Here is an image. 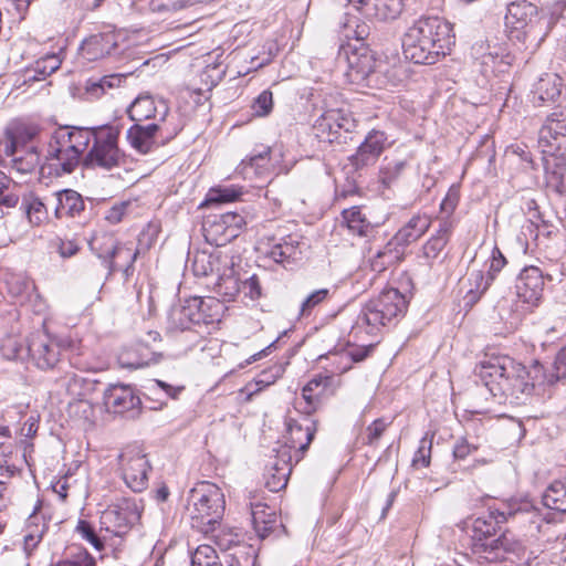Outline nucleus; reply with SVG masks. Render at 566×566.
I'll list each match as a JSON object with an SVG mask.
<instances>
[{"label": "nucleus", "mask_w": 566, "mask_h": 566, "mask_svg": "<svg viewBox=\"0 0 566 566\" xmlns=\"http://www.w3.org/2000/svg\"><path fill=\"white\" fill-rule=\"evenodd\" d=\"M453 44L452 24L437 15L420 17L402 38L403 55L416 64L437 63Z\"/></svg>", "instance_id": "obj_3"}, {"label": "nucleus", "mask_w": 566, "mask_h": 566, "mask_svg": "<svg viewBox=\"0 0 566 566\" xmlns=\"http://www.w3.org/2000/svg\"><path fill=\"white\" fill-rule=\"evenodd\" d=\"M88 146L90 133L85 127H60L51 135L43 159L57 176L72 174Z\"/></svg>", "instance_id": "obj_5"}, {"label": "nucleus", "mask_w": 566, "mask_h": 566, "mask_svg": "<svg viewBox=\"0 0 566 566\" xmlns=\"http://www.w3.org/2000/svg\"><path fill=\"white\" fill-rule=\"evenodd\" d=\"M403 10V0H369L363 12L366 18L377 21L396 20Z\"/></svg>", "instance_id": "obj_28"}, {"label": "nucleus", "mask_w": 566, "mask_h": 566, "mask_svg": "<svg viewBox=\"0 0 566 566\" xmlns=\"http://www.w3.org/2000/svg\"><path fill=\"white\" fill-rule=\"evenodd\" d=\"M405 244L395 234L373 258L371 266L376 272H382L387 266L398 264L405 253Z\"/></svg>", "instance_id": "obj_31"}, {"label": "nucleus", "mask_w": 566, "mask_h": 566, "mask_svg": "<svg viewBox=\"0 0 566 566\" xmlns=\"http://www.w3.org/2000/svg\"><path fill=\"white\" fill-rule=\"evenodd\" d=\"M241 195L242 191L238 187L219 186L209 190L205 202L208 205L232 202L238 200Z\"/></svg>", "instance_id": "obj_52"}, {"label": "nucleus", "mask_w": 566, "mask_h": 566, "mask_svg": "<svg viewBox=\"0 0 566 566\" xmlns=\"http://www.w3.org/2000/svg\"><path fill=\"white\" fill-rule=\"evenodd\" d=\"M407 307L408 298L405 294L394 287L385 289L365 304L357 317L356 325L366 327V332L373 335L382 326L401 318L406 314Z\"/></svg>", "instance_id": "obj_7"}, {"label": "nucleus", "mask_w": 566, "mask_h": 566, "mask_svg": "<svg viewBox=\"0 0 566 566\" xmlns=\"http://www.w3.org/2000/svg\"><path fill=\"white\" fill-rule=\"evenodd\" d=\"M118 470L126 486L133 492H143L148 486L150 462L138 446H126L117 457Z\"/></svg>", "instance_id": "obj_11"}, {"label": "nucleus", "mask_w": 566, "mask_h": 566, "mask_svg": "<svg viewBox=\"0 0 566 566\" xmlns=\"http://www.w3.org/2000/svg\"><path fill=\"white\" fill-rule=\"evenodd\" d=\"M51 566H96V560L85 548L77 547Z\"/></svg>", "instance_id": "obj_53"}, {"label": "nucleus", "mask_w": 566, "mask_h": 566, "mask_svg": "<svg viewBox=\"0 0 566 566\" xmlns=\"http://www.w3.org/2000/svg\"><path fill=\"white\" fill-rule=\"evenodd\" d=\"M135 352L137 354L135 358L130 357L133 352H126L120 355V361L124 367L134 369L147 367L150 364L158 363L161 357L160 354L151 353L145 345H137Z\"/></svg>", "instance_id": "obj_45"}, {"label": "nucleus", "mask_w": 566, "mask_h": 566, "mask_svg": "<svg viewBox=\"0 0 566 566\" xmlns=\"http://www.w3.org/2000/svg\"><path fill=\"white\" fill-rule=\"evenodd\" d=\"M533 307L523 297H516L515 292L502 297L494 306L500 319L511 327H516Z\"/></svg>", "instance_id": "obj_22"}, {"label": "nucleus", "mask_w": 566, "mask_h": 566, "mask_svg": "<svg viewBox=\"0 0 566 566\" xmlns=\"http://www.w3.org/2000/svg\"><path fill=\"white\" fill-rule=\"evenodd\" d=\"M231 259L221 252L198 251L193 254L191 269L196 276H207L212 273H220L224 266L230 264Z\"/></svg>", "instance_id": "obj_24"}, {"label": "nucleus", "mask_w": 566, "mask_h": 566, "mask_svg": "<svg viewBox=\"0 0 566 566\" xmlns=\"http://www.w3.org/2000/svg\"><path fill=\"white\" fill-rule=\"evenodd\" d=\"M253 115L258 117H265L270 115L273 109V94L269 90L262 91L253 101L252 106Z\"/></svg>", "instance_id": "obj_56"}, {"label": "nucleus", "mask_w": 566, "mask_h": 566, "mask_svg": "<svg viewBox=\"0 0 566 566\" xmlns=\"http://www.w3.org/2000/svg\"><path fill=\"white\" fill-rule=\"evenodd\" d=\"M470 287L465 292L463 300L465 305L473 306L482 295L488 291L493 282L492 275H484L481 270H473L468 277Z\"/></svg>", "instance_id": "obj_40"}, {"label": "nucleus", "mask_w": 566, "mask_h": 566, "mask_svg": "<svg viewBox=\"0 0 566 566\" xmlns=\"http://www.w3.org/2000/svg\"><path fill=\"white\" fill-rule=\"evenodd\" d=\"M56 219L80 217L85 209L83 197L72 189H64L54 193Z\"/></svg>", "instance_id": "obj_25"}, {"label": "nucleus", "mask_w": 566, "mask_h": 566, "mask_svg": "<svg viewBox=\"0 0 566 566\" xmlns=\"http://www.w3.org/2000/svg\"><path fill=\"white\" fill-rule=\"evenodd\" d=\"M191 566H222V563L212 546L200 545L191 555Z\"/></svg>", "instance_id": "obj_54"}, {"label": "nucleus", "mask_w": 566, "mask_h": 566, "mask_svg": "<svg viewBox=\"0 0 566 566\" xmlns=\"http://www.w3.org/2000/svg\"><path fill=\"white\" fill-rule=\"evenodd\" d=\"M270 147H263L258 154H253L248 160H242V171L248 175L253 169L256 175H263L270 167Z\"/></svg>", "instance_id": "obj_51"}, {"label": "nucleus", "mask_w": 566, "mask_h": 566, "mask_svg": "<svg viewBox=\"0 0 566 566\" xmlns=\"http://www.w3.org/2000/svg\"><path fill=\"white\" fill-rule=\"evenodd\" d=\"M431 218L426 213H417L396 233L397 240L406 247L418 241L430 228Z\"/></svg>", "instance_id": "obj_34"}, {"label": "nucleus", "mask_w": 566, "mask_h": 566, "mask_svg": "<svg viewBox=\"0 0 566 566\" xmlns=\"http://www.w3.org/2000/svg\"><path fill=\"white\" fill-rule=\"evenodd\" d=\"M286 446L283 450H294L297 454L301 453L296 461L301 459L303 453L308 449L315 432V422L312 421L306 415L303 417L302 422L295 419L286 420Z\"/></svg>", "instance_id": "obj_18"}, {"label": "nucleus", "mask_w": 566, "mask_h": 566, "mask_svg": "<svg viewBox=\"0 0 566 566\" xmlns=\"http://www.w3.org/2000/svg\"><path fill=\"white\" fill-rule=\"evenodd\" d=\"M538 144L544 154L555 155L566 149V112L548 115L538 132Z\"/></svg>", "instance_id": "obj_15"}, {"label": "nucleus", "mask_w": 566, "mask_h": 566, "mask_svg": "<svg viewBox=\"0 0 566 566\" xmlns=\"http://www.w3.org/2000/svg\"><path fill=\"white\" fill-rule=\"evenodd\" d=\"M76 532L81 535L83 539L87 541L96 551H102L104 548V542L95 533L94 528L87 521L80 520L76 526Z\"/></svg>", "instance_id": "obj_59"}, {"label": "nucleus", "mask_w": 566, "mask_h": 566, "mask_svg": "<svg viewBox=\"0 0 566 566\" xmlns=\"http://www.w3.org/2000/svg\"><path fill=\"white\" fill-rule=\"evenodd\" d=\"M431 448H432V439L428 438L426 434L419 442L418 450L416 451L412 459V467L416 469L427 468L430 464L431 460Z\"/></svg>", "instance_id": "obj_57"}, {"label": "nucleus", "mask_w": 566, "mask_h": 566, "mask_svg": "<svg viewBox=\"0 0 566 566\" xmlns=\"http://www.w3.org/2000/svg\"><path fill=\"white\" fill-rule=\"evenodd\" d=\"M41 155L34 145L15 147L12 139H0V161L9 159L13 170L19 174H30L40 166Z\"/></svg>", "instance_id": "obj_16"}, {"label": "nucleus", "mask_w": 566, "mask_h": 566, "mask_svg": "<svg viewBox=\"0 0 566 566\" xmlns=\"http://www.w3.org/2000/svg\"><path fill=\"white\" fill-rule=\"evenodd\" d=\"M347 62L346 77L355 85L361 86H379L384 82L380 80L382 63H377L373 52L365 48L352 49L348 46L343 50Z\"/></svg>", "instance_id": "obj_10"}, {"label": "nucleus", "mask_w": 566, "mask_h": 566, "mask_svg": "<svg viewBox=\"0 0 566 566\" xmlns=\"http://www.w3.org/2000/svg\"><path fill=\"white\" fill-rule=\"evenodd\" d=\"M481 64L485 73L489 71L492 73L504 72V69L510 66V63L504 61L503 57L499 56L497 53H489L483 55Z\"/></svg>", "instance_id": "obj_60"}, {"label": "nucleus", "mask_w": 566, "mask_h": 566, "mask_svg": "<svg viewBox=\"0 0 566 566\" xmlns=\"http://www.w3.org/2000/svg\"><path fill=\"white\" fill-rule=\"evenodd\" d=\"M329 295L328 289H319L312 292L301 304L300 315L310 316L312 311L322 304Z\"/></svg>", "instance_id": "obj_58"}, {"label": "nucleus", "mask_w": 566, "mask_h": 566, "mask_svg": "<svg viewBox=\"0 0 566 566\" xmlns=\"http://www.w3.org/2000/svg\"><path fill=\"white\" fill-rule=\"evenodd\" d=\"M142 511L143 506L136 499H119L103 511L101 528L120 537L138 523Z\"/></svg>", "instance_id": "obj_12"}, {"label": "nucleus", "mask_w": 566, "mask_h": 566, "mask_svg": "<svg viewBox=\"0 0 566 566\" xmlns=\"http://www.w3.org/2000/svg\"><path fill=\"white\" fill-rule=\"evenodd\" d=\"M226 509L221 489L209 481H201L190 490L187 500V512L191 526L208 534L214 530L223 517Z\"/></svg>", "instance_id": "obj_6"}, {"label": "nucleus", "mask_w": 566, "mask_h": 566, "mask_svg": "<svg viewBox=\"0 0 566 566\" xmlns=\"http://www.w3.org/2000/svg\"><path fill=\"white\" fill-rule=\"evenodd\" d=\"M292 455L289 450H280L275 462L265 475V486L271 492H279L287 484L292 467L290 464Z\"/></svg>", "instance_id": "obj_26"}, {"label": "nucleus", "mask_w": 566, "mask_h": 566, "mask_svg": "<svg viewBox=\"0 0 566 566\" xmlns=\"http://www.w3.org/2000/svg\"><path fill=\"white\" fill-rule=\"evenodd\" d=\"M169 112L168 105L163 99L156 101L149 94H140L127 108L129 118L136 124L147 119H157L164 122Z\"/></svg>", "instance_id": "obj_20"}, {"label": "nucleus", "mask_w": 566, "mask_h": 566, "mask_svg": "<svg viewBox=\"0 0 566 566\" xmlns=\"http://www.w3.org/2000/svg\"><path fill=\"white\" fill-rule=\"evenodd\" d=\"M233 262L224 266L219 273V279L214 284V292L223 298V302L233 301L241 292L240 280L234 275Z\"/></svg>", "instance_id": "obj_37"}, {"label": "nucleus", "mask_w": 566, "mask_h": 566, "mask_svg": "<svg viewBox=\"0 0 566 566\" xmlns=\"http://www.w3.org/2000/svg\"><path fill=\"white\" fill-rule=\"evenodd\" d=\"M301 254L300 243L293 237L283 239L280 243L273 245L269 252L271 259L283 265L298 260Z\"/></svg>", "instance_id": "obj_41"}, {"label": "nucleus", "mask_w": 566, "mask_h": 566, "mask_svg": "<svg viewBox=\"0 0 566 566\" xmlns=\"http://www.w3.org/2000/svg\"><path fill=\"white\" fill-rule=\"evenodd\" d=\"M390 145L391 142L384 130L371 129L358 146L356 153L349 156V164L355 170L371 167Z\"/></svg>", "instance_id": "obj_14"}, {"label": "nucleus", "mask_w": 566, "mask_h": 566, "mask_svg": "<svg viewBox=\"0 0 566 566\" xmlns=\"http://www.w3.org/2000/svg\"><path fill=\"white\" fill-rule=\"evenodd\" d=\"M6 355L11 359H24L29 357L40 369H52L67 355L70 365L80 371H94L97 369L88 353L80 343L66 337H59L45 331L31 333L25 344H18L9 339L3 346Z\"/></svg>", "instance_id": "obj_2"}, {"label": "nucleus", "mask_w": 566, "mask_h": 566, "mask_svg": "<svg viewBox=\"0 0 566 566\" xmlns=\"http://www.w3.org/2000/svg\"><path fill=\"white\" fill-rule=\"evenodd\" d=\"M241 292L251 300H258L262 295V287L259 277L253 274L249 279L240 282Z\"/></svg>", "instance_id": "obj_61"}, {"label": "nucleus", "mask_w": 566, "mask_h": 566, "mask_svg": "<svg viewBox=\"0 0 566 566\" xmlns=\"http://www.w3.org/2000/svg\"><path fill=\"white\" fill-rule=\"evenodd\" d=\"M542 499L546 507L566 513V478L552 482Z\"/></svg>", "instance_id": "obj_43"}, {"label": "nucleus", "mask_w": 566, "mask_h": 566, "mask_svg": "<svg viewBox=\"0 0 566 566\" xmlns=\"http://www.w3.org/2000/svg\"><path fill=\"white\" fill-rule=\"evenodd\" d=\"M506 513L500 510H490L486 515L476 517L472 524V551L480 559L496 563L504 559L506 553H517L522 548L521 542L504 532L499 537V525L506 521Z\"/></svg>", "instance_id": "obj_4"}, {"label": "nucleus", "mask_w": 566, "mask_h": 566, "mask_svg": "<svg viewBox=\"0 0 566 566\" xmlns=\"http://www.w3.org/2000/svg\"><path fill=\"white\" fill-rule=\"evenodd\" d=\"M138 256V250L128 247L127 244H117L113 255L109 258L114 261V268H106L108 275H112L115 271H123L126 279L133 273L134 262Z\"/></svg>", "instance_id": "obj_39"}, {"label": "nucleus", "mask_w": 566, "mask_h": 566, "mask_svg": "<svg viewBox=\"0 0 566 566\" xmlns=\"http://www.w3.org/2000/svg\"><path fill=\"white\" fill-rule=\"evenodd\" d=\"M195 303L188 298L184 303L175 304L170 307L167 314L166 329L169 334L190 331L192 325L196 324Z\"/></svg>", "instance_id": "obj_23"}, {"label": "nucleus", "mask_w": 566, "mask_h": 566, "mask_svg": "<svg viewBox=\"0 0 566 566\" xmlns=\"http://www.w3.org/2000/svg\"><path fill=\"white\" fill-rule=\"evenodd\" d=\"M331 114L335 115V123L333 124L335 132H337L336 143H346V134L355 130L357 126L356 119L349 112L344 109H329Z\"/></svg>", "instance_id": "obj_49"}, {"label": "nucleus", "mask_w": 566, "mask_h": 566, "mask_svg": "<svg viewBox=\"0 0 566 566\" xmlns=\"http://www.w3.org/2000/svg\"><path fill=\"white\" fill-rule=\"evenodd\" d=\"M159 128L158 123L147 125L135 124L128 128L126 137L135 150L140 154H147L156 145V134Z\"/></svg>", "instance_id": "obj_27"}, {"label": "nucleus", "mask_w": 566, "mask_h": 566, "mask_svg": "<svg viewBox=\"0 0 566 566\" xmlns=\"http://www.w3.org/2000/svg\"><path fill=\"white\" fill-rule=\"evenodd\" d=\"M453 223L448 218L439 222L436 232L422 247V254L427 260H436L446 248L452 234Z\"/></svg>", "instance_id": "obj_32"}, {"label": "nucleus", "mask_w": 566, "mask_h": 566, "mask_svg": "<svg viewBox=\"0 0 566 566\" xmlns=\"http://www.w3.org/2000/svg\"><path fill=\"white\" fill-rule=\"evenodd\" d=\"M562 78L557 74H545L532 91L534 103L555 102L562 93Z\"/></svg>", "instance_id": "obj_35"}, {"label": "nucleus", "mask_w": 566, "mask_h": 566, "mask_svg": "<svg viewBox=\"0 0 566 566\" xmlns=\"http://www.w3.org/2000/svg\"><path fill=\"white\" fill-rule=\"evenodd\" d=\"M126 75L124 74H111L105 75L101 78L94 80L90 78L86 82V92L95 97L98 98L103 94L107 92V90L119 87L122 83L125 81Z\"/></svg>", "instance_id": "obj_47"}, {"label": "nucleus", "mask_w": 566, "mask_h": 566, "mask_svg": "<svg viewBox=\"0 0 566 566\" xmlns=\"http://www.w3.org/2000/svg\"><path fill=\"white\" fill-rule=\"evenodd\" d=\"M476 450L478 446L469 443L467 439H460L453 448V455L455 459L464 460Z\"/></svg>", "instance_id": "obj_64"}, {"label": "nucleus", "mask_w": 566, "mask_h": 566, "mask_svg": "<svg viewBox=\"0 0 566 566\" xmlns=\"http://www.w3.org/2000/svg\"><path fill=\"white\" fill-rule=\"evenodd\" d=\"M90 248L103 261L105 268H114V261L109 258L113 255L118 241L108 232L96 233L88 242Z\"/></svg>", "instance_id": "obj_38"}, {"label": "nucleus", "mask_w": 566, "mask_h": 566, "mask_svg": "<svg viewBox=\"0 0 566 566\" xmlns=\"http://www.w3.org/2000/svg\"><path fill=\"white\" fill-rule=\"evenodd\" d=\"M244 223L243 217L237 212L212 214L203 221V235L208 243L223 247L240 234Z\"/></svg>", "instance_id": "obj_13"}, {"label": "nucleus", "mask_w": 566, "mask_h": 566, "mask_svg": "<svg viewBox=\"0 0 566 566\" xmlns=\"http://www.w3.org/2000/svg\"><path fill=\"white\" fill-rule=\"evenodd\" d=\"M474 373L500 403H525L533 395L544 392L545 370L541 365L527 370L509 356L486 355L475 366Z\"/></svg>", "instance_id": "obj_1"}, {"label": "nucleus", "mask_w": 566, "mask_h": 566, "mask_svg": "<svg viewBox=\"0 0 566 566\" xmlns=\"http://www.w3.org/2000/svg\"><path fill=\"white\" fill-rule=\"evenodd\" d=\"M335 123V115L325 111L313 124V134L315 137L324 143H336L337 132H335L333 124Z\"/></svg>", "instance_id": "obj_46"}, {"label": "nucleus", "mask_w": 566, "mask_h": 566, "mask_svg": "<svg viewBox=\"0 0 566 566\" xmlns=\"http://www.w3.org/2000/svg\"><path fill=\"white\" fill-rule=\"evenodd\" d=\"M20 209L23 211L28 222L33 227L42 226L49 220L46 205L33 192L22 196Z\"/></svg>", "instance_id": "obj_36"}, {"label": "nucleus", "mask_w": 566, "mask_h": 566, "mask_svg": "<svg viewBox=\"0 0 566 566\" xmlns=\"http://www.w3.org/2000/svg\"><path fill=\"white\" fill-rule=\"evenodd\" d=\"M386 428L387 423L384 419H376L371 424H369L366 429L367 444H375L382 436Z\"/></svg>", "instance_id": "obj_62"}, {"label": "nucleus", "mask_w": 566, "mask_h": 566, "mask_svg": "<svg viewBox=\"0 0 566 566\" xmlns=\"http://www.w3.org/2000/svg\"><path fill=\"white\" fill-rule=\"evenodd\" d=\"M251 516L254 531L261 538H265L274 533L276 528L283 527L279 523L275 512L265 504H252Z\"/></svg>", "instance_id": "obj_29"}, {"label": "nucleus", "mask_w": 566, "mask_h": 566, "mask_svg": "<svg viewBox=\"0 0 566 566\" xmlns=\"http://www.w3.org/2000/svg\"><path fill=\"white\" fill-rule=\"evenodd\" d=\"M191 303H195V307H197L196 313V324H213L220 321V317L223 313L224 305L221 301L216 297H190Z\"/></svg>", "instance_id": "obj_33"}, {"label": "nucleus", "mask_w": 566, "mask_h": 566, "mask_svg": "<svg viewBox=\"0 0 566 566\" xmlns=\"http://www.w3.org/2000/svg\"><path fill=\"white\" fill-rule=\"evenodd\" d=\"M544 291V276L537 266H527L520 273L515 284V296L523 297L524 302L538 305Z\"/></svg>", "instance_id": "obj_19"}, {"label": "nucleus", "mask_w": 566, "mask_h": 566, "mask_svg": "<svg viewBox=\"0 0 566 566\" xmlns=\"http://www.w3.org/2000/svg\"><path fill=\"white\" fill-rule=\"evenodd\" d=\"M81 50L88 61L118 54V35L114 32L91 35L83 42Z\"/></svg>", "instance_id": "obj_21"}, {"label": "nucleus", "mask_w": 566, "mask_h": 566, "mask_svg": "<svg viewBox=\"0 0 566 566\" xmlns=\"http://www.w3.org/2000/svg\"><path fill=\"white\" fill-rule=\"evenodd\" d=\"M4 283L8 293L14 298H23L34 289L33 282L21 273H6Z\"/></svg>", "instance_id": "obj_48"}, {"label": "nucleus", "mask_w": 566, "mask_h": 566, "mask_svg": "<svg viewBox=\"0 0 566 566\" xmlns=\"http://www.w3.org/2000/svg\"><path fill=\"white\" fill-rule=\"evenodd\" d=\"M342 216L348 230L353 234H357L359 237H368L369 233L373 231L371 223L361 213L359 207H352L349 209H345L343 210Z\"/></svg>", "instance_id": "obj_44"}, {"label": "nucleus", "mask_w": 566, "mask_h": 566, "mask_svg": "<svg viewBox=\"0 0 566 566\" xmlns=\"http://www.w3.org/2000/svg\"><path fill=\"white\" fill-rule=\"evenodd\" d=\"M85 128L90 133V144L92 143V147L83 157V165L86 168L112 170L125 164V154L118 146V127L104 125Z\"/></svg>", "instance_id": "obj_9"}, {"label": "nucleus", "mask_w": 566, "mask_h": 566, "mask_svg": "<svg viewBox=\"0 0 566 566\" xmlns=\"http://www.w3.org/2000/svg\"><path fill=\"white\" fill-rule=\"evenodd\" d=\"M511 40L538 45L547 34V21L541 18L537 7L526 0L511 2L505 15Z\"/></svg>", "instance_id": "obj_8"}, {"label": "nucleus", "mask_w": 566, "mask_h": 566, "mask_svg": "<svg viewBox=\"0 0 566 566\" xmlns=\"http://www.w3.org/2000/svg\"><path fill=\"white\" fill-rule=\"evenodd\" d=\"M61 59L57 54H46L34 62L31 69L25 72V81H42L54 73L61 66Z\"/></svg>", "instance_id": "obj_42"}, {"label": "nucleus", "mask_w": 566, "mask_h": 566, "mask_svg": "<svg viewBox=\"0 0 566 566\" xmlns=\"http://www.w3.org/2000/svg\"><path fill=\"white\" fill-rule=\"evenodd\" d=\"M39 133L38 126H21L14 130H8L1 139H12L15 147H30Z\"/></svg>", "instance_id": "obj_50"}, {"label": "nucleus", "mask_w": 566, "mask_h": 566, "mask_svg": "<svg viewBox=\"0 0 566 566\" xmlns=\"http://www.w3.org/2000/svg\"><path fill=\"white\" fill-rule=\"evenodd\" d=\"M283 373H284L283 366L276 364V365L272 366L271 368H269L268 370L262 371L259 375L256 384L268 386V385L274 382L277 378H280L283 375Z\"/></svg>", "instance_id": "obj_63"}, {"label": "nucleus", "mask_w": 566, "mask_h": 566, "mask_svg": "<svg viewBox=\"0 0 566 566\" xmlns=\"http://www.w3.org/2000/svg\"><path fill=\"white\" fill-rule=\"evenodd\" d=\"M332 384L331 376L317 375L312 378L302 389V397L306 403L303 411L310 416L321 405L322 398Z\"/></svg>", "instance_id": "obj_30"}, {"label": "nucleus", "mask_w": 566, "mask_h": 566, "mask_svg": "<svg viewBox=\"0 0 566 566\" xmlns=\"http://www.w3.org/2000/svg\"><path fill=\"white\" fill-rule=\"evenodd\" d=\"M562 380H566V347L557 353L552 371L545 373V378H543V381L549 386Z\"/></svg>", "instance_id": "obj_55"}, {"label": "nucleus", "mask_w": 566, "mask_h": 566, "mask_svg": "<svg viewBox=\"0 0 566 566\" xmlns=\"http://www.w3.org/2000/svg\"><path fill=\"white\" fill-rule=\"evenodd\" d=\"M103 399L107 410L114 413H127L128 418H136L140 413L142 400L129 386L109 385Z\"/></svg>", "instance_id": "obj_17"}]
</instances>
